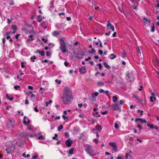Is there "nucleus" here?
Masks as SVG:
<instances>
[{"label": "nucleus", "mask_w": 159, "mask_h": 159, "mask_svg": "<svg viewBox=\"0 0 159 159\" xmlns=\"http://www.w3.org/2000/svg\"><path fill=\"white\" fill-rule=\"evenodd\" d=\"M91 51L90 50L88 51L89 53H95L96 52V51L93 48H91Z\"/></svg>", "instance_id": "obj_27"}, {"label": "nucleus", "mask_w": 159, "mask_h": 159, "mask_svg": "<svg viewBox=\"0 0 159 159\" xmlns=\"http://www.w3.org/2000/svg\"><path fill=\"white\" fill-rule=\"evenodd\" d=\"M41 27L44 28V29H46L47 28V26L45 25V23L44 22H43L41 24Z\"/></svg>", "instance_id": "obj_24"}, {"label": "nucleus", "mask_w": 159, "mask_h": 159, "mask_svg": "<svg viewBox=\"0 0 159 159\" xmlns=\"http://www.w3.org/2000/svg\"><path fill=\"white\" fill-rule=\"evenodd\" d=\"M102 129V127L100 125H96L95 127V129L96 130L99 131H100Z\"/></svg>", "instance_id": "obj_10"}, {"label": "nucleus", "mask_w": 159, "mask_h": 159, "mask_svg": "<svg viewBox=\"0 0 159 159\" xmlns=\"http://www.w3.org/2000/svg\"><path fill=\"white\" fill-rule=\"evenodd\" d=\"M34 110L35 111H36L37 112H38L39 111V110L38 109L37 107H34Z\"/></svg>", "instance_id": "obj_51"}, {"label": "nucleus", "mask_w": 159, "mask_h": 159, "mask_svg": "<svg viewBox=\"0 0 159 159\" xmlns=\"http://www.w3.org/2000/svg\"><path fill=\"white\" fill-rule=\"evenodd\" d=\"M107 22L108 24L107 26V28L111 29L112 31L114 32L115 31L114 26L109 21H108Z\"/></svg>", "instance_id": "obj_4"}, {"label": "nucleus", "mask_w": 159, "mask_h": 159, "mask_svg": "<svg viewBox=\"0 0 159 159\" xmlns=\"http://www.w3.org/2000/svg\"><path fill=\"white\" fill-rule=\"evenodd\" d=\"M131 73H129L128 72L126 73L125 76V79H129L130 78V76H131Z\"/></svg>", "instance_id": "obj_18"}, {"label": "nucleus", "mask_w": 159, "mask_h": 159, "mask_svg": "<svg viewBox=\"0 0 159 159\" xmlns=\"http://www.w3.org/2000/svg\"><path fill=\"white\" fill-rule=\"evenodd\" d=\"M74 150V148H71L69 149L68 155L69 157H70L72 154H73Z\"/></svg>", "instance_id": "obj_11"}, {"label": "nucleus", "mask_w": 159, "mask_h": 159, "mask_svg": "<svg viewBox=\"0 0 159 159\" xmlns=\"http://www.w3.org/2000/svg\"><path fill=\"white\" fill-rule=\"evenodd\" d=\"M52 34L54 36L58 37V35H59V33L57 31H55L53 32Z\"/></svg>", "instance_id": "obj_14"}, {"label": "nucleus", "mask_w": 159, "mask_h": 159, "mask_svg": "<svg viewBox=\"0 0 159 159\" xmlns=\"http://www.w3.org/2000/svg\"><path fill=\"white\" fill-rule=\"evenodd\" d=\"M115 128L116 129H118L119 128V126L117 123L115 124Z\"/></svg>", "instance_id": "obj_38"}, {"label": "nucleus", "mask_w": 159, "mask_h": 159, "mask_svg": "<svg viewBox=\"0 0 159 159\" xmlns=\"http://www.w3.org/2000/svg\"><path fill=\"white\" fill-rule=\"evenodd\" d=\"M113 150L115 152H117V148L116 146L113 148H112Z\"/></svg>", "instance_id": "obj_39"}, {"label": "nucleus", "mask_w": 159, "mask_h": 159, "mask_svg": "<svg viewBox=\"0 0 159 159\" xmlns=\"http://www.w3.org/2000/svg\"><path fill=\"white\" fill-rule=\"evenodd\" d=\"M46 56H48V57L49 56L51 55V53L47 51L46 52Z\"/></svg>", "instance_id": "obj_43"}, {"label": "nucleus", "mask_w": 159, "mask_h": 159, "mask_svg": "<svg viewBox=\"0 0 159 159\" xmlns=\"http://www.w3.org/2000/svg\"><path fill=\"white\" fill-rule=\"evenodd\" d=\"M138 121H140L141 123H146L147 122L145 119H143L141 118H136L135 120V122H137L138 124H139V122H138Z\"/></svg>", "instance_id": "obj_6"}, {"label": "nucleus", "mask_w": 159, "mask_h": 159, "mask_svg": "<svg viewBox=\"0 0 159 159\" xmlns=\"http://www.w3.org/2000/svg\"><path fill=\"white\" fill-rule=\"evenodd\" d=\"M60 49L63 53H66L68 52V50L66 49V45L65 42L63 40L61 39H60Z\"/></svg>", "instance_id": "obj_2"}, {"label": "nucleus", "mask_w": 159, "mask_h": 159, "mask_svg": "<svg viewBox=\"0 0 159 159\" xmlns=\"http://www.w3.org/2000/svg\"><path fill=\"white\" fill-rule=\"evenodd\" d=\"M63 127V126L61 125L59 126L58 128V131L60 130L61 129H62Z\"/></svg>", "instance_id": "obj_35"}, {"label": "nucleus", "mask_w": 159, "mask_h": 159, "mask_svg": "<svg viewBox=\"0 0 159 159\" xmlns=\"http://www.w3.org/2000/svg\"><path fill=\"white\" fill-rule=\"evenodd\" d=\"M36 57L34 55L32 57H31L30 58V60L33 62H34L35 60H36Z\"/></svg>", "instance_id": "obj_21"}, {"label": "nucleus", "mask_w": 159, "mask_h": 159, "mask_svg": "<svg viewBox=\"0 0 159 159\" xmlns=\"http://www.w3.org/2000/svg\"><path fill=\"white\" fill-rule=\"evenodd\" d=\"M61 98L64 104H67L71 103V99H72V91L68 87L65 88Z\"/></svg>", "instance_id": "obj_1"}, {"label": "nucleus", "mask_w": 159, "mask_h": 159, "mask_svg": "<svg viewBox=\"0 0 159 159\" xmlns=\"http://www.w3.org/2000/svg\"><path fill=\"white\" fill-rule=\"evenodd\" d=\"M116 57V55L113 54H111L110 56V57L111 59H113L115 58Z\"/></svg>", "instance_id": "obj_26"}, {"label": "nucleus", "mask_w": 159, "mask_h": 159, "mask_svg": "<svg viewBox=\"0 0 159 159\" xmlns=\"http://www.w3.org/2000/svg\"><path fill=\"white\" fill-rule=\"evenodd\" d=\"M21 67L22 68H24V67H25V66H24V63H23V62H22L21 63Z\"/></svg>", "instance_id": "obj_63"}, {"label": "nucleus", "mask_w": 159, "mask_h": 159, "mask_svg": "<svg viewBox=\"0 0 159 159\" xmlns=\"http://www.w3.org/2000/svg\"><path fill=\"white\" fill-rule=\"evenodd\" d=\"M152 25H153V26L152 27L151 30V31L152 32H153L155 30V27H154L153 24H152Z\"/></svg>", "instance_id": "obj_33"}, {"label": "nucleus", "mask_w": 159, "mask_h": 159, "mask_svg": "<svg viewBox=\"0 0 159 159\" xmlns=\"http://www.w3.org/2000/svg\"><path fill=\"white\" fill-rule=\"evenodd\" d=\"M153 97H152V96H151L150 97V101L151 102H153Z\"/></svg>", "instance_id": "obj_59"}, {"label": "nucleus", "mask_w": 159, "mask_h": 159, "mask_svg": "<svg viewBox=\"0 0 159 159\" xmlns=\"http://www.w3.org/2000/svg\"><path fill=\"white\" fill-rule=\"evenodd\" d=\"M6 151H7V152L9 154H10L11 152V150L9 148H6Z\"/></svg>", "instance_id": "obj_31"}, {"label": "nucleus", "mask_w": 159, "mask_h": 159, "mask_svg": "<svg viewBox=\"0 0 159 159\" xmlns=\"http://www.w3.org/2000/svg\"><path fill=\"white\" fill-rule=\"evenodd\" d=\"M28 88L29 89H30V90H32L33 89V87L31 86H29L28 87Z\"/></svg>", "instance_id": "obj_56"}, {"label": "nucleus", "mask_w": 159, "mask_h": 159, "mask_svg": "<svg viewBox=\"0 0 159 159\" xmlns=\"http://www.w3.org/2000/svg\"><path fill=\"white\" fill-rule=\"evenodd\" d=\"M125 101L123 100H120L119 102V104H122L123 105L125 103Z\"/></svg>", "instance_id": "obj_36"}, {"label": "nucleus", "mask_w": 159, "mask_h": 159, "mask_svg": "<svg viewBox=\"0 0 159 159\" xmlns=\"http://www.w3.org/2000/svg\"><path fill=\"white\" fill-rule=\"evenodd\" d=\"M93 142H94L96 143H97L98 142V140L96 139H94L93 140Z\"/></svg>", "instance_id": "obj_46"}, {"label": "nucleus", "mask_w": 159, "mask_h": 159, "mask_svg": "<svg viewBox=\"0 0 159 159\" xmlns=\"http://www.w3.org/2000/svg\"><path fill=\"white\" fill-rule=\"evenodd\" d=\"M97 85L98 86L102 87L104 86V84L103 82H98L97 83Z\"/></svg>", "instance_id": "obj_17"}, {"label": "nucleus", "mask_w": 159, "mask_h": 159, "mask_svg": "<svg viewBox=\"0 0 159 159\" xmlns=\"http://www.w3.org/2000/svg\"><path fill=\"white\" fill-rule=\"evenodd\" d=\"M62 117L64 120H66L68 119V117L65 115H63L62 116Z\"/></svg>", "instance_id": "obj_45"}, {"label": "nucleus", "mask_w": 159, "mask_h": 159, "mask_svg": "<svg viewBox=\"0 0 159 159\" xmlns=\"http://www.w3.org/2000/svg\"><path fill=\"white\" fill-rule=\"evenodd\" d=\"M92 115L97 117H100L101 116L99 114V113L98 111H96L95 113L93 112Z\"/></svg>", "instance_id": "obj_15"}, {"label": "nucleus", "mask_w": 159, "mask_h": 159, "mask_svg": "<svg viewBox=\"0 0 159 159\" xmlns=\"http://www.w3.org/2000/svg\"><path fill=\"white\" fill-rule=\"evenodd\" d=\"M108 113V111H104L102 112V114L103 115H104L105 114H107Z\"/></svg>", "instance_id": "obj_47"}, {"label": "nucleus", "mask_w": 159, "mask_h": 159, "mask_svg": "<svg viewBox=\"0 0 159 159\" xmlns=\"http://www.w3.org/2000/svg\"><path fill=\"white\" fill-rule=\"evenodd\" d=\"M48 60L45 59L44 60L42 61L41 62L42 63H43L44 62L45 63H47V62H48Z\"/></svg>", "instance_id": "obj_50"}, {"label": "nucleus", "mask_w": 159, "mask_h": 159, "mask_svg": "<svg viewBox=\"0 0 159 159\" xmlns=\"http://www.w3.org/2000/svg\"><path fill=\"white\" fill-rule=\"evenodd\" d=\"M109 144L111 146L113 147V148L116 146V143L115 142H110Z\"/></svg>", "instance_id": "obj_25"}, {"label": "nucleus", "mask_w": 159, "mask_h": 159, "mask_svg": "<svg viewBox=\"0 0 159 159\" xmlns=\"http://www.w3.org/2000/svg\"><path fill=\"white\" fill-rule=\"evenodd\" d=\"M112 107L114 110L115 111L118 110L120 109V106L119 105L118 103H115V104L112 105L111 106H109V107Z\"/></svg>", "instance_id": "obj_5"}, {"label": "nucleus", "mask_w": 159, "mask_h": 159, "mask_svg": "<svg viewBox=\"0 0 159 159\" xmlns=\"http://www.w3.org/2000/svg\"><path fill=\"white\" fill-rule=\"evenodd\" d=\"M2 43H3V44L4 45V44H5V41H6V39L5 38H3L2 39Z\"/></svg>", "instance_id": "obj_49"}, {"label": "nucleus", "mask_w": 159, "mask_h": 159, "mask_svg": "<svg viewBox=\"0 0 159 159\" xmlns=\"http://www.w3.org/2000/svg\"><path fill=\"white\" fill-rule=\"evenodd\" d=\"M99 91L100 93H103L105 91L102 89H100L99 90Z\"/></svg>", "instance_id": "obj_54"}, {"label": "nucleus", "mask_w": 159, "mask_h": 159, "mask_svg": "<svg viewBox=\"0 0 159 159\" xmlns=\"http://www.w3.org/2000/svg\"><path fill=\"white\" fill-rule=\"evenodd\" d=\"M58 137V134H55V136L52 137V139H56L57 140H58L57 138H56Z\"/></svg>", "instance_id": "obj_32"}, {"label": "nucleus", "mask_w": 159, "mask_h": 159, "mask_svg": "<svg viewBox=\"0 0 159 159\" xmlns=\"http://www.w3.org/2000/svg\"><path fill=\"white\" fill-rule=\"evenodd\" d=\"M11 29L13 30L16 31L17 29V27L16 25H12L11 26Z\"/></svg>", "instance_id": "obj_30"}, {"label": "nucleus", "mask_w": 159, "mask_h": 159, "mask_svg": "<svg viewBox=\"0 0 159 159\" xmlns=\"http://www.w3.org/2000/svg\"><path fill=\"white\" fill-rule=\"evenodd\" d=\"M153 64L157 66L159 65V60L158 59H156L154 62Z\"/></svg>", "instance_id": "obj_22"}, {"label": "nucleus", "mask_w": 159, "mask_h": 159, "mask_svg": "<svg viewBox=\"0 0 159 159\" xmlns=\"http://www.w3.org/2000/svg\"><path fill=\"white\" fill-rule=\"evenodd\" d=\"M42 40L43 41H44L45 43H47L48 41V39H45L44 38H42Z\"/></svg>", "instance_id": "obj_41"}, {"label": "nucleus", "mask_w": 159, "mask_h": 159, "mask_svg": "<svg viewBox=\"0 0 159 159\" xmlns=\"http://www.w3.org/2000/svg\"><path fill=\"white\" fill-rule=\"evenodd\" d=\"M116 32H115L113 33L112 34V36L113 37H116Z\"/></svg>", "instance_id": "obj_53"}, {"label": "nucleus", "mask_w": 159, "mask_h": 159, "mask_svg": "<svg viewBox=\"0 0 159 159\" xmlns=\"http://www.w3.org/2000/svg\"><path fill=\"white\" fill-rule=\"evenodd\" d=\"M20 87V86L19 85H15L14 86V88L16 90H18V88H19Z\"/></svg>", "instance_id": "obj_40"}, {"label": "nucleus", "mask_w": 159, "mask_h": 159, "mask_svg": "<svg viewBox=\"0 0 159 159\" xmlns=\"http://www.w3.org/2000/svg\"><path fill=\"white\" fill-rule=\"evenodd\" d=\"M83 104L82 103L79 104L78 105V107L79 108H81L83 106Z\"/></svg>", "instance_id": "obj_64"}, {"label": "nucleus", "mask_w": 159, "mask_h": 159, "mask_svg": "<svg viewBox=\"0 0 159 159\" xmlns=\"http://www.w3.org/2000/svg\"><path fill=\"white\" fill-rule=\"evenodd\" d=\"M65 136L66 138H68L69 137V134L68 132L65 133Z\"/></svg>", "instance_id": "obj_44"}, {"label": "nucleus", "mask_w": 159, "mask_h": 159, "mask_svg": "<svg viewBox=\"0 0 159 159\" xmlns=\"http://www.w3.org/2000/svg\"><path fill=\"white\" fill-rule=\"evenodd\" d=\"M43 136L42 135L39 136L38 137V139H43Z\"/></svg>", "instance_id": "obj_58"}, {"label": "nucleus", "mask_w": 159, "mask_h": 159, "mask_svg": "<svg viewBox=\"0 0 159 159\" xmlns=\"http://www.w3.org/2000/svg\"><path fill=\"white\" fill-rule=\"evenodd\" d=\"M97 65L99 66V68L100 69V70H102L101 68L102 67V66L101 65V63H99Z\"/></svg>", "instance_id": "obj_42"}, {"label": "nucleus", "mask_w": 159, "mask_h": 159, "mask_svg": "<svg viewBox=\"0 0 159 159\" xmlns=\"http://www.w3.org/2000/svg\"><path fill=\"white\" fill-rule=\"evenodd\" d=\"M98 53L99 54H100L101 55H102V54L103 53V52L101 50H99L98 51Z\"/></svg>", "instance_id": "obj_48"}, {"label": "nucleus", "mask_w": 159, "mask_h": 159, "mask_svg": "<svg viewBox=\"0 0 159 159\" xmlns=\"http://www.w3.org/2000/svg\"><path fill=\"white\" fill-rule=\"evenodd\" d=\"M55 82L56 83H57L58 84H60L61 82V81H59L57 79L55 80Z\"/></svg>", "instance_id": "obj_52"}, {"label": "nucleus", "mask_w": 159, "mask_h": 159, "mask_svg": "<svg viewBox=\"0 0 159 159\" xmlns=\"http://www.w3.org/2000/svg\"><path fill=\"white\" fill-rule=\"evenodd\" d=\"M147 125L148 126V127H149L151 129H153V127H154L153 125L152 124H147Z\"/></svg>", "instance_id": "obj_29"}, {"label": "nucleus", "mask_w": 159, "mask_h": 159, "mask_svg": "<svg viewBox=\"0 0 159 159\" xmlns=\"http://www.w3.org/2000/svg\"><path fill=\"white\" fill-rule=\"evenodd\" d=\"M103 64L104 66L107 69H110L111 68V67L108 64L105 62H104L103 63Z\"/></svg>", "instance_id": "obj_13"}, {"label": "nucleus", "mask_w": 159, "mask_h": 159, "mask_svg": "<svg viewBox=\"0 0 159 159\" xmlns=\"http://www.w3.org/2000/svg\"><path fill=\"white\" fill-rule=\"evenodd\" d=\"M112 98L113 102H115L117 100V98L116 96H113Z\"/></svg>", "instance_id": "obj_23"}, {"label": "nucleus", "mask_w": 159, "mask_h": 159, "mask_svg": "<svg viewBox=\"0 0 159 159\" xmlns=\"http://www.w3.org/2000/svg\"><path fill=\"white\" fill-rule=\"evenodd\" d=\"M104 93H105L107 95V96H108V94L109 93V91H108V90H106V91H105V92H104Z\"/></svg>", "instance_id": "obj_61"}, {"label": "nucleus", "mask_w": 159, "mask_h": 159, "mask_svg": "<svg viewBox=\"0 0 159 159\" xmlns=\"http://www.w3.org/2000/svg\"><path fill=\"white\" fill-rule=\"evenodd\" d=\"M135 98H136V99L137 100L139 101V102H141V104H143V102L141 100H140L139 99H138V98L136 96H135Z\"/></svg>", "instance_id": "obj_34"}, {"label": "nucleus", "mask_w": 159, "mask_h": 159, "mask_svg": "<svg viewBox=\"0 0 159 159\" xmlns=\"http://www.w3.org/2000/svg\"><path fill=\"white\" fill-rule=\"evenodd\" d=\"M137 126L139 128V130H141V129H142V127H141V126L140 125H137Z\"/></svg>", "instance_id": "obj_55"}, {"label": "nucleus", "mask_w": 159, "mask_h": 159, "mask_svg": "<svg viewBox=\"0 0 159 159\" xmlns=\"http://www.w3.org/2000/svg\"><path fill=\"white\" fill-rule=\"evenodd\" d=\"M85 151L90 156L96 155L97 153L94 152L92 149V147L89 145H86L85 146Z\"/></svg>", "instance_id": "obj_3"}, {"label": "nucleus", "mask_w": 159, "mask_h": 159, "mask_svg": "<svg viewBox=\"0 0 159 159\" xmlns=\"http://www.w3.org/2000/svg\"><path fill=\"white\" fill-rule=\"evenodd\" d=\"M29 37H30V38H31V39H27V41L29 42L30 41H33V40H34V39L32 38L33 37H34V35H30Z\"/></svg>", "instance_id": "obj_20"}, {"label": "nucleus", "mask_w": 159, "mask_h": 159, "mask_svg": "<svg viewBox=\"0 0 159 159\" xmlns=\"http://www.w3.org/2000/svg\"><path fill=\"white\" fill-rule=\"evenodd\" d=\"M7 122L8 124H11L14 123L15 122V120L13 118H8L7 119Z\"/></svg>", "instance_id": "obj_9"}, {"label": "nucleus", "mask_w": 159, "mask_h": 159, "mask_svg": "<svg viewBox=\"0 0 159 159\" xmlns=\"http://www.w3.org/2000/svg\"><path fill=\"white\" fill-rule=\"evenodd\" d=\"M21 136L22 137L25 138L27 136H29V135L26 133H23L21 134Z\"/></svg>", "instance_id": "obj_19"}, {"label": "nucleus", "mask_w": 159, "mask_h": 159, "mask_svg": "<svg viewBox=\"0 0 159 159\" xmlns=\"http://www.w3.org/2000/svg\"><path fill=\"white\" fill-rule=\"evenodd\" d=\"M38 157L37 155L33 156L32 157V159H36Z\"/></svg>", "instance_id": "obj_62"}, {"label": "nucleus", "mask_w": 159, "mask_h": 159, "mask_svg": "<svg viewBox=\"0 0 159 159\" xmlns=\"http://www.w3.org/2000/svg\"><path fill=\"white\" fill-rule=\"evenodd\" d=\"M28 118L27 116H25L24 117V119H23V124L25 125L27 124V122L26 121V120H28Z\"/></svg>", "instance_id": "obj_16"}, {"label": "nucleus", "mask_w": 159, "mask_h": 159, "mask_svg": "<svg viewBox=\"0 0 159 159\" xmlns=\"http://www.w3.org/2000/svg\"><path fill=\"white\" fill-rule=\"evenodd\" d=\"M80 71L81 74H84L87 71L86 68L84 67H82L79 69Z\"/></svg>", "instance_id": "obj_8"}, {"label": "nucleus", "mask_w": 159, "mask_h": 159, "mask_svg": "<svg viewBox=\"0 0 159 159\" xmlns=\"http://www.w3.org/2000/svg\"><path fill=\"white\" fill-rule=\"evenodd\" d=\"M39 53L42 56L44 57L45 56V52L44 51H40Z\"/></svg>", "instance_id": "obj_28"}, {"label": "nucleus", "mask_w": 159, "mask_h": 159, "mask_svg": "<svg viewBox=\"0 0 159 159\" xmlns=\"http://www.w3.org/2000/svg\"><path fill=\"white\" fill-rule=\"evenodd\" d=\"M98 94H99V93L98 92H96L94 94H92V95L93 97V96H94L96 97L98 95Z\"/></svg>", "instance_id": "obj_37"}, {"label": "nucleus", "mask_w": 159, "mask_h": 159, "mask_svg": "<svg viewBox=\"0 0 159 159\" xmlns=\"http://www.w3.org/2000/svg\"><path fill=\"white\" fill-rule=\"evenodd\" d=\"M65 143L67 147H70L72 144V141L70 139H68L65 142Z\"/></svg>", "instance_id": "obj_7"}, {"label": "nucleus", "mask_w": 159, "mask_h": 159, "mask_svg": "<svg viewBox=\"0 0 159 159\" xmlns=\"http://www.w3.org/2000/svg\"><path fill=\"white\" fill-rule=\"evenodd\" d=\"M64 64L66 66H67L68 65V63L67 61H66L64 62Z\"/></svg>", "instance_id": "obj_57"}, {"label": "nucleus", "mask_w": 159, "mask_h": 159, "mask_svg": "<svg viewBox=\"0 0 159 159\" xmlns=\"http://www.w3.org/2000/svg\"><path fill=\"white\" fill-rule=\"evenodd\" d=\"M131 155L129 153H127L126 154L125 158L126 159H131Z\"/></svg>", "instance_id": "obj_12"}, {"label": "nucleus", "mask_w": 159, "mask_h": 159, "mask_svg": "<svg viewBox=\"0 0 159 159\" xmlns=\"http://www.w3.org/2000/svg\"><path fill=\"white\" fill-rule=\"evenodd\" d=\"M20 34H17L16 35V39H18V37L20 36Z\"/></svg>", "instance_id": "obj_60"}]
</instances>
